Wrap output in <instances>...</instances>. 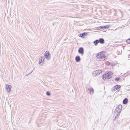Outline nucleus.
Wrapping results in <instances>:
<instances>
[{"mask_svg": "<svg viewBox=\"0 0 130 130\" xmlns=\"http://www.w3.org/2000/svg\"><path fill=\"white\" fill-rule=\"evenodd\" d=\"M87 90L88 93H90L91 95L93 94V88H88L87 89Z\"/></svg>", "mask_w": 130, "mask_h": 130, "instance_id": "nucleus-10", "label": "nucleus"}, {"mask_svg": "<svg viewBox=\"0 0 130 130\" xmlns=\"http://www.w3.org/2000/svg\"><path fill=\"white\" fill-rule=\"evenodd\" d=\"M105 54V52L103 51L97 54L96 57L99 60L102 59L104 60L105 59L106 56Z\"/></svg>", "mask_w": 130, "mask_h": 130, "instance_id": "nucleus-2", "label": "nucleus"}, {"mask_svg": "<svg viewBox=\"0 0 130 130\" xmlns=\"http://www.w3.org/2000/svg\"><path fill=\"white\" fill-rule=\"evenodd\" d=\"M116 87V85L115 86L112 88V90L113 91H115L117 89V88Z\"/></svg>", "mask_w": 130, "mask_h": 130, "instance_id": "nucleus-14", "label": "nucleus"}, {"mask_svg": "<svg viewBox=\"0 0 130 130\" xmlns=\"http://www.w3.org/2000/svg\"><path fill=\"white\" fill-rule=\"evenodd\" d=\"M20 21H19V22H19V23H20Z\"/></svg>", "mask_w": 130, "mask_h": 130, "instance_id": "nucleus-27", "label": "nucleus"}, {"mask_svg": "<svg viewBox=\"0 0 130 130\" xmlns=\"http://www.w3.org/2000/svg\"><path fill=\"white\" fill-rule=\"evenodd\" d=\"M20 21H19V22H19V23H20Z\"/></svg>", "mask_w": 130, "mask_h": 130, "instance_id": "nucleus-28", "label": "nucleus"}, {"mask_svg": "<svg viewBox=\"0 0 130 130\" xmlns=\"http://www.w3.org/2000/svg\"><path fill=\"white\" fill-rule=\"evenodd\" d=\"M128 102V99L127 98H125L123 101V103L124 104H125L127 103Z\"/></svg>", "mask_w": 130, "mask_h": 130, "instance_id": "nucleus-13", "label": "nucleus"}, {"mask_svg": "<svg viewBox=\"0 0 130 130\" xmlns=\"http://www.w3.org/2000/svg\"><path fill=\"white\" fill-rule=\"evenodd\" d=\"M78 52L79 54L83 55L84 54V49L83 47H80L78 50Z\"/></svg>", "mask_w": 130, "mask_h": 130, "instance_id": "nucleus-11", "label": "nucleus"}, {"mask_svg": "<svg viewBox=\"0 0 130 130\" xmlns=\"http://www.w3.org/2000/svg\"><path fill=\"white\" fill-rule=\"evenodd\" d=\"M32 71H33V70H32V71H31V73L32 72Z\"/></svg>", "mask_w": 130, "mask_h": 130, "instance_id": "nucleus-25", "label": "nucleus"}, {"mask_svg": "<svg viewBox=\"0 0 130 130\" xmlns=\"http://www.w3.org/2000/svg\"><path fill=\"white\" fill-rule=\"evenodd\" d=\"M110 26V25H106L105 26H100L98 27H96L95 28L96 30L103 29H106L109 28Z\"/></svg>", "mask_w": 130, "mask_h": 130, "instance_id": "nucleus-4", "label": "nucleus"}, {"mask_svg": "<svg viewBox=\"0 0 130 130\" xmlns=\"http://www.w3.org/2000/svg\"><path fill=\"white\" fill-rule=\"evenodd\" d=\"M5 88L7 91L8 92H9L11 90V86L10 85L7 84Z\"/></svg>", "mask_w": 130, "mask_h": 130, "instance_id": "nucleus-8", "label": "nucleus"}, {"mask_svg": "<svg viewBox=\"0 0 130 130\" xmlns=\"http://www.w3.org/2000/svg\"><path fill=\"white\" fill-rule=\"evenodd\" d=\"M122 108V106L121 105H118L116 107V109L114 113V114L116 116L115 119L117 117L120 115L121 112Z\"/></svg>", "mask_w": 130, "mask_h": 130, "instance_id": "nucleus-1", "label": "nucleus"}, {"mask_svg": "<svg viewBox=\"0 0 130 130\" xmlns=\"http://www.w3.org/2000/svg\"><path fill=\"white\" fill-rule=\"evenodd\" d=\"M99 41H94L93 43L95 45H97L98 43H99Z\"/></svg>", "mask_w": 130, "mask_h": 130, "instance_id": "nucleus-16", "label": "nucleus"}, {"mask_svg": "<svg viewBox=\"0 0 130 130\" xmlns=\"http://www.w3.org/2000/svg\"><path fill=\"white\" fill-rule=\"evenodd\" d=\"M75 59L76 61L77 62H79L80 60V59L79 56H76L75 57Z\"/></svg>", "mask_w": 130, "mask_h": 130, "instance_id": "nucleus-12", "label": "nucleus"}, {"mask_svg": "<svg viewBox=\"0 0 130 130\" xmlns=\"http://www.w3.org/2000/svg\"><path fill=\"white\" fill-rule=\"evenodd\" d=\"M44 59V57H41L39 59V64L41 65H42L44 63L43 61Z\"/></svg>", "mask_w": 130, "mask_h": 130, "instance_id": "nucleus-9", "label": "nucleus"}, {"mask_svg": "<svg viewBox=\"0 0 130 130\" xmlns=\"http://www.w3.org/2000/svg\"><path fill=\"white\" fill-rule=\"evenodd\" d=\"M95 41H104V39L102 38H101L98 39H96L95 40Z\"/></svg>", "mask_w": 130, "mask_h": 130, "instance_id": "nucleus-15", "label": "nucleus"}, {"mask_svg": "<svg viewBox=\"0 0 130 130\" xmlns=\"http://www.w3.org/2000/svg\"><path fill=\"white\" fill-rule=\"evenodd\" d=\"M20 21H19V22H19V23H20Z\"/></svg>", "mask_w": 130, "mask_h": 130, "instance_id": "nucleus-26", "label": "nucleus"}, {"mask_svg": "<svg viewBox=\"0 0 130 130\" xmlns=\"http://www.w3.org/2000/svg\"><path fill=\"white\" fill-rule=\"evenodd\" d=\"M130 41V37L127 39L126 41Z\"/></svg>", "mask_w": 130, "mask_h": 130, "instance_id": "nucleus-22", "label": "nucleus"}, {"mask_svg": "<svg viewBox=\"0 0 130 130\" xmlns=\"http://www.w3.org/2000/svg\"><path fill=\"white\" fill-rule=\"evenodd\" d=\"M88 32H84L78 34V36L79 37L82 38H84L86 36L88 35Z\"/></svg>", "mask_w": 130, "mask_h": 130, "instance_id": "nucleus-6", "label": "nucleus"}, {"mask_svg": "<svg viewBox=\"0 0 130 130\" xmlns=\"http://www.w3.org/2000/svg\"><path fill=\"white\" fill-rule=\"evenodd\" d=\"M46 94L48 96H50V93L49 91L47 92Z\"/></svg>", "mask_w": 130, "mask_h": 130, "instance_id": "nucleus-19", "label": "nucleus"}, {"mask_svg": "<svg viewBox=\"0 0 130 130\" xmlns=\"http://www.w3.org/2000/svg\"><path fill=\"white\" fill-rule=\"evenodd\" d=\"M99 42L101 44H103L104 43V41H99Z\"/></svg>", "mask_w": 130, "mask_h": 130, "instance_id": "nucleus-21", "label": "nucleus"}, {"mask_svg": "<svg viewBox=\"0 0 130 130\" xmlns=\"http://www.w3.org/2000/svg\"><path fill=\"white\" fill-rule=\"evenodd\" d=\"M117 88V89H119L121 87V86L120 85H116Z\"/></svg>", "mask_w": 130, "mask_h": 130, "instance_id": "nucleus-20", "label": "nucleus"}, {"mask_svg": "<svg viewBox=\"0 0 130 130\" xmlns=\"http://www.w3.org/2000/svg\"><path fill=\"white\" fill-rule=\"evenodd\" d=\"M112 74L111 72H109L103 74L102 76V77L104 79H108L111 77Z\"/></svg>", "mask_w": 130, "mask_h": 130, "instance_id": "nucleus-3", "label": "nucleus"}, {"mask_svg": "<svg viewBox=\"0 0 130 130\" xmlns=\"http://www.w3.org/2000/svg\"><path fill=\"white\" fill-rule=\"evenodd\" d=\"M110 65H111L112 66H115L116 65V63H111L110 64Z\"/></svg>", "mask_w": 130, "mask_h": 130, "instance_id": "nucleus-18", "label": "nucleus"}, {"mask_svg": "<svg viewBox=\"0 0 130 130\" xmlns=\"http://www.w3.org/2000/svg\"><path fill=\"white\" fill-rule=\"evenodd\" d=\"M120 79V78L119 77H116V78H115V80L116 81H119V80Z\"/></svg>", "mask_w": 130, "mask_h": 130, "instance_id": "nucleus-17", "label": "nucleus"}, {"mask_svg": "<svg viewBox=\"0 0 130 130\" xmlns=\"http://www.w3.org/2000/svg\"><path fill=\"white\" fill-rule=\"evenodd\" d=\"M44 55L45 58L47 60H49L50 59L51 56L48 51H46L44 54Z\"/></svg>", "mask_w": 130, "mask_h": 130, "instance_id": "nucleus-5", "label": "nucleus"}, {"mask_svg": "<svg viewBox=\"0 0 130 130\" xmlns=\"http://www.w3.org/2000/svg\"><path fill=\"white\" fill-rule=\"evenodd\" d=\"M102 71L101 70H97L95 71H94L92 73V75H93L95 76L101 73Z\"/></svg>", "mask_w": 130, "mask_h": 130, "instance_id": "nucleus-7", "label": "nucleus"}, {"mask_svg": "<svg viewBox=\"0 0 130 130\" xmlns=\"http://www.w3.org/2000/svg\"><path fill=\"white\" fill-rule=\"evenodd\" d=\"M127 43H128L130 44V41H129V42H128Z\"/></svg>", "mask_w": 130, "mask_h": 130, "instance_id": "nucleus-23", "label": "nucleus"}, {"mask_svg": "<svg viewBox=\"0 0 130 130\" xmlns=\"http://www.w3.org/2000/svg\"><path fill=\"white\" fill-rule=\"evenodd\" d=\"M66 40V39H64V41Z\"/></svg>", "mask_w": 130, "mask_h": 130, "instance_id": "nucleus-24", "label": "nucleus"}]
</instances>
